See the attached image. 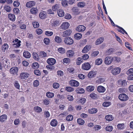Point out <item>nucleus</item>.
I'll return each instance as SVG.
<instances>
[{"label":"nucleus","instance_id":"a878e982","mask_svg":"<svg viewBox=\"0 0 133 133\" xmlns=\"http://www.w3.org/2000/svg\"><path fill=\"white\" fill-rule=\"evenodd\" d=\"M104 40V38L103 37H100L97 39L96 41L95 44L96 45H98L102 43Z\"/></svg>","mask_w":133,"mask_h":133},{"label":"nucleus","instance_id":"393cba45","mask_svg":"<svg viewBox=\"0 0 133 133\" xmlns=\"http://www.w3.org/2000/svg\"><path fill=\"white\" fill-rule=\"evenodd\" d=\"M8 18L12 22H14L16 19V17L14 15L11 14L8 15Z\"/></svg>","mask_w":133,"mask_h":133},{"label":"nucleus","instance_id":"9b49d317","mask_svg":"<svg viewBox=\"0 0 133 133\" xmlns=\"http://www.w3.org/2000/svg\"><path fill=\"white\" fill-rule=\"evenodd\" d=\"M66 54L68 57L70 58L74 56L75 53L74 51L70 50L67 51Z\"/></svg>","mask_w":133,"mask_h":133},{"label":"nucleus","instance_id":"b1692460","mask_svg":"<svg viewBox=\"0 0 133 133\" xmlns=\"http://www.w3.org/2000/svg\"><path fill=\"white\" fill-rule=\"evenodd\" d=\"M97 111V109L92 108L88 109V112L90 114H94L96 113Z\"/></svg>","mask_w":133,"mask_h":133},{"label":"nucleus","instance_id":"c85d7f7f","mask_svg":"<svg viewBox=\"0 0 133 133\" xmlns=\"http://www.w3.org/2000/svg\"><path fill=\"white\" fill-rule=\"evenodd\" d=\"M58 122L56 119L52 120L50 123L51 125L53 127H55L57 125Z\"/></svg>","mask_w":133,"mask_h":133},{"label":"nucleus","instance_id":"603ef678","mask_svg":"<svg viewBox=\"0 0 133 133\" xmlns=\"http://www.w3.org/2000/svg\"><path fill=\"white\" fill-rule=\"evenodd\" d=\"M82 62V59L81 58L78 57L77 59V61L76 62V64L77 65H80Z\"/></svg>","mask_w":133,"mask_h":133},{"label":"nucleus","instance_id":"69168bd1","mask_svg":"<svg viewBox=\"0 0 133 133\" xmlns=\"http://www.w3.org/2000/svg\"><path fill=\"white\" fill-rule=\"evenodd\" d=\"M44 43L46 45H49L50 42V39L48 38H45L44 39Z\"/></svg>","mask_w":133,"mask_h":133},{"label":"nucleus","instance_id":"2eb2a0df","mask_svg":"<svg viewBox=\"0 0 133 133\" xmlns=\"http://www.w3.org/2000/svg\"><path fill=\"white\" fill-rule=\"evenodd\" d=\"M96 75V72L94 71L90 72L88 75V76L89 78H92L95 77Z\"/></svg>","mask_w":133,"mask_h":133},{"label":"nucleus","instance_id":"6e6552de","mask_svg":"<svg viewBox=\"0 0 133 133\" xmlns=\"http://www.w3.org/2000/svg\"><path fill=\"white\" fill-rule=\"evenodd\" d=\"M112 61V57L107 56L105 58L104 62L105 64L108 65L111 63Z\"/></svg>","mask_w":133,"mask_h":133},{"label":"nucleus","instance_id":"8fccbe9b","mask_svg":"<svg viewBox=\"0 0 133 133\" xmlns=\"http://www.w3.org/2000/svg\"><path fill=\"white\" fill-rule=\"evenodd\" d=\"M111 104V103L110 102L105 101L104 102L103 104V106L105 107H107Z\"/></svg>","mask_w":133,"mask_h":133},{"label":"nucleus","instance_id":"680f3d73","mask_svg":"<svg viewBox=\"0 0 133 133\" xmlns=\"http://www.w3.org/2000/svg\"><path fill=\"white\" fill-rule=\"evenodd\" d=\"M58 51L60 53L63 54L65 52V50L62 48H59L58 49Z\"/></svg>","mask_w":133,"mask_h":133},{"label":"nucleus","instance_id":"09e8293b","mask_svg":"<svg viewBox=\"0 0 133 133\" xmlns=\"http://www.w3.org/2000/svg\"><path fill=\"white\" fill-rule=\"evenodd\" d=\"M102 62V59L101 58H97L95 61V64L97 65H99Z\"/></svg>","mask_w":133,"mask_h":133},{"label":"nucleus","instance_id":"3c124183","mask_svg":"<svg viewBox=\"0 0 133 133\" xmlns=\"http://www.w3.org/2000/svg\"><path fill=\"white\" fill-rule=\"evenodd\" d=\"M50 102L49 99H45L43 101V103L44 105H46L49 104Z\"/></svg>","mask_w":133,"mask_h":133},{"label":"nucleus","instance_id":"4be33fe9","mask_svg":"<svg viewBox=\"0 0 133 133\" xmlns=\"http://www.w3.org/2000/svg\"><path fill=\"white\" fill-rule=\"evenodd\" d=\"M116 26L119 28V29H118V31L119 32L122 33V34H124V33L126 34L127 35H128L127 32L123 28L117 25H116Z\"/></svg>","mask_w":133,"mask_h":133},{"label":"nucleus","instance_id":"ea45409f","mask_svg":"<svg viewBox=\"0 0 133 133\" xmlns=\"http://www.w3.org/2000/svg\"><path fill=\"white\" fill-rule=\"evenodd\" d=\"M46 96L49 98H52L54 97V94L53 92H48L46 93Z\"/></svg>","mask_w":133,"mask_h":133},{"label":"nucleus","instance_id":"e2e57ef3","mask_svg":"<svg viewBox=\"0 0 133 133\" xmlns=\"http://www.w3.org/2000/svg\"><path fill=\"white\" fill-rule=\"evenodd\" d=\"M53 87L55 89H57L58 88L59 86V84L57 82H55L53 84Z\"/></svg>","mask_w":133,"mask_h":133},{"label":"nucleus","instance_id":"39448f33","mask_svg":"<svg viewBox=\"0 0 133 133\" xmlns=\"http://www.w3.org/2000/svg\"><path fill=\"white\" fill-rule=\"evenodd\" d=\"M118 98L120 100L123 101H127L129 98L128 96L124 94L119 95V96Z\"/></svg>","mask_w":133,"mask_h":133},{"label":"nucleus","instance_id":"f704fd0d","mask_svg":"<svg viewBox=\"0 0 133 133\" xmlns=\"http://www.w3.org/2000/svg\"><path fill=\"white\" fill-rule=\"evenodd\" d=\"M105 119L106 120L110 121L113 120L114 117L112 115H108L105 117Z\"/></svg>","mask_w":133,"mask_h":133},{"label":"nucleus","instance_id":"79ce46f5","mask_svg":"<svg viewBox=\"0 0 133 133\" xmlns=\"http://www.w3.org/2000/svg\"><path fill=\"white\" fill-rule=\"evenodd\" d=\"M82 35L79 33L75 34L74 35V37L76 39H79L82 37Z\"/></svg>","mask_w":133,"mask_h":133},{"label":"nucleus","instance_id":"2f4dec72","mask_svg":"<svg viewBox=\"0 0 133 133\" xmlns=\"http://www.w3.org/2000/svg\"><path fill=\"white\" fill-rule=\"evenodd\" d=\"M76 92L79 94H83L85 92L84 90L82 88H77L76 90Z\"/></svg>","mask_w":133,"mask_h":133},{"label":"nucleus","instance_id":"c03bdc74","mask_svg":"<svg viewBox=\"0 0 133 133\" xmlns=\"http://www.w3.org/2000/svg\"><path fill=\"white\" fill-rule=\"evenodd\" d=\"M87 90L89 91H92L95 89V87L92 85H90L87 87Z\"/></svg>","mask_w":133,"mask_h":133},{"label":"nucleus","instance_id":"6ab92c4d","mask_svg":"<svg viewBox=\"0 0 133 133\" xmlns=\"http://www.w3.org/2000/svg\"><path fill=\"white\" fill-rule=\"evenodd\" d=\"M97 90L99 92H104L106 90V89L104 87L101 86H99L97 88Z\"/></svg>","mask_w":133,"mask_h":133},{"label":"nucleus","instance_id":"412c9836","mask_svg":"<svg viewBox=\"0 0 133 133\" xmlns=\"http://www.w3.org/2000/svg\"><path fill=\"white\" fill-rule=\"evenodd\" d=\"M71 32V30L70 29L65 31L63 32V36L66 37L69 36L70 35Z\"/></svg>","mask_w":133,"mask_h":133},{"label":"nucleus","instance_id":"f03ea898","mask_svg":"<svg viewBox=\"0 0 133 133\" xmlns=\"http://www.w3.org/2000/svg\"><path fill=\"white\" fill-rule=\"evenodd\" d=\"M30 74L26 72H22L20 74L19 77L22 80H26L29 77Z\"/></svg>","mask_w":133,"mask_h":133},{"label":"nucleus","instance_id":"4c0bfd02","mask_svg":"<svg viewBox=\"0 0 133 133\" xmlns=\"http://www.w3.org/2000/svg\"><path fill=\"white\" fill-rule=\"evenodd\" d=\"M39 64L37 62L33 63L32 65V68L34 69H37L39 68Z\"/></svg>","mask_w":133,"mask_h":133},{"label":"nucleus","instance_id":"5fc2aeb1","mask_svg":"<svg viewBox=\"0 0 133 133\" xmlns=\"http://www.w3.org/2000/svg\"><path fill=\"white\" fill-rule=\"evenodd\" d=\"M90 97L93 99H96L97 98V95L93 93H91L90 95Z\"/></svg>","mask_w":133,"mask_h":133},{"label":"nucleus","instance_id":"9d476101","mask_svg":"<svg viewBox=\"0 0 133 133\" xmlns=\"http://www.w3.org/2000/svg\"><path fill=\"white\" fill-rule=\"evenodd\" d=\"M85 29V27L82 25H79L76 29V30L79 32H83Z\"/></svg>","mask_w":133,"mask_h":133},{"label":"nucleus","instance_id":"f8f14e48","mask_svg":"<svg viewBox=\"0 0 133 133\" xmlns=\"http://www.w3.org/2000/svg\"><path fill=\"white\" fill-rule=\"evenodd\" d=\"M35 4L36 3L34 1H30L26 3V6L28 8H31L34 6Z\"/></svg>","mask_w":133,"mask_h":133},{"label":"nucleus","instance_id":"0eeeda50","mask_svg":"<svg viewBox=\"0 0 133 133\" xmlns=\"http://www.w3.org/2000/svg\"><path fill=\"white\" fill-rule=\"evenodd\" d=\"M121 69L119 67H117L113 69L111 71L112 74L114 75H117L121 72Z\"/></svg>","mask_w":133,"mask_h":133},{"label":"nucleus","instance_id":"cd10ccee","mask_svg":"<svg viewBox=\"0 0 133 133\" xmlns=\"http://www.w3.org/2000/svg\"><path fill=\"white\" fill-rule=\"evenodd\" d=\"M34 59L36 61H38L39 59V57L38 54L36 52H34L32 54Z\"/></svg>","mask_w":133,"mask_h":133},{"label":"nucleus","instance_id":"72a5a7b5","mask_svg":"<svg viewBox=\"0 0 133 133\" xmlns=\"http://www.w3.org/2000/svg\"><path fill=\"white\" fill-rule=\"evenodd\" d=\"M38 10L36 8H32L30 10V13L32 14H36L38 11Z\"/></svg>","mask_w":133,"mask_h":133},{"label":"nucleus","instance_id":"e433bc0d","mask_svg":"<svg viewBox=\"0 0 133 133\" xmlns=\"http://www.w3.org/2000/svg\"><path fill=\"white\" fill-rule=\"evenodd\" d=\"M59 8V5L58 4H56L52 6V9L53 11H55L58 9Z\"/></svg>","mask_w":133,"mask_h":133},{"label":"nucleus","instance_id":"13d9d810","mask_svg":"<svg viewBox=\"0 0 133 133\" xmlns=\"http://www.w3.org/2000/svg\"><path fill=\"white\" fill-rule=\"evenodd\" d=\"M65 90L68 92H72L74 91V89L70 87H66L65 88Z\"/></svg>","mask_w":133,"mask_h":133},{"label":"nucleus","instance_id":"37998d69","mask_svg":"<svg viewBox=\"0 0 133 133\" xmlns=\"http://www.w3.org/2000/svg\"><path fill=\"white\" fill-rule=\"evenodd\" d=\"M8 45L7 44L4 43L2 46V50L4 52L5 50H8Z\"/></svg>","mask_w":133,"mask_h":133},{"label":"nucleus","instance_id":"dca6fc26","mask_svg":"<svg viewBox=\"0 0 133 133\" xmlns=\"http://www.w3.org/2000/svg\"><path fill=\"white\" fill-rule=\"evenodd\" d=\"M91 48V46L90 45H86L82 50L83 53H85L89 51Z\"/></svg>","mask_w":133,"mask_h":133},{"label":"nucleus","instance_id":"4468645a","mask_svg":"<svg viewBox=\"0 0 133 133\" xmlns=\"http://www.w3.org/2000/svg\"><path fill=\"white\" fill-rule=\"evenodd\" d=\"M70 26L69 23L68 22H64L61 25V29L65 30L68 29Z\"/></svg>","mask_w":133,"mask_h":133},{"label":"nucleus","instance_id":"423d86ee","mask_svg":"<svg viewBox=\"0 0 133 133\" xmlns=\"http://www.w3.org/2000/svg\"><path fill=\"white\" fill-rule=\"evenodd\" d=\"M70 85L72 87H77L79 85V83L78 81L75 80H71L69 82Z\"/></svg>","mask_w":133,"mask_h":133},{"label":"nucleus","instance_id":"052dcab7","mask_svg":"<svg viewBox=\"0 0 133 133\" xmlns=\"http://www.w3.org/2000/svg\"><path fill=\"white\" fill-rule=\"evenodd\" d=\"M34 74L37 76H40L41 75V73L39 70L36 69L34 70Z\"/></svg>","mask_w":133,"mask_h":133},{"label":"nucleus","instance_id":"aec40b11","mask_svg":"<svg viewBox=\"0 0 133 133\" xmlns=\"http://www.w3.org/2000/svg\"><path fill=\"white\" fill-rule=\"evenodd\" d=\"M7 116L6 115H3L0 116V121L3 123L7 120Z\"/></svg>","mask_w":133,"mask_h":133},{"label":"nucleus","instance_id":"f3484780","mask_svg":"<svg viewBox=\"0 0 133 133\" xmlns=\"http://www.w3.org/2000/svg\"><path fill=\"white\" fill-rule=\"evenodd\" d=\"M72 12L75 15H77L79 14L80 12L79 9L76 7H74L71 9Z\"/></svg>","mask_w":133,"mask_h":133},{"label":"nucleus","instance_id":"f257e3e1","mask_svg":"<svg viewBox=\"0 0 133 133\" xmlns=\"http://www.w3.org/2000/svg\"><path fill=\"white\" fill-rule=\"evenodd\" d=\"M91 68V66L90 63L88 62H85L83 63L82 65V69L85 70H89Z\"/></svg>","mask_w":133,"mask_h":133},{"label":"nucleus","instance_id":"473e14b6","mask_svg":"<svg viewBox=\"0 0 133 133\" xmlns=\"http://www.w3.org/2000/svg\"><path fill=\"white\" fill-rule=\"evenodd\" d=\"M105 78H100L96 80V82L98 84H101L105 82Z\"/></svg>","mask_w":133,"mask_h":133},{"label":"nucleus","instance_id":"4d7b16f0","mask_svg":"<svg viewBox=\"0 0 133 133\" xmlns=\"http://www.w3.org/2000/svg\"><path fill=\"white\" fill-rule=\"evenodd\" d=\"M105 130L109 131H111L113 130V127L112 125H108L105 128Z\"/></svg>","mask_w":133,"mask_h":133},{"label":"nucleus","instance_id":"49530a36","mask_svg":"<svg viewBox=\"0 0 133 133\" xmlns=\"http://www.w3.org/2000/svg\"><path fill=\"white\" fill-rule=\"evenodd\" d=\"M70 59L68 58H66L63 59V63L66 64H69L70 62Z\"/></svg>","mask_w":133,"mask_h":133},{"label":"nucleus","instance_id":"a19ab883","mask_svg":"<svg viewBox=\"0 0 133 133\" xmlns=\"http://www.w3.org/2000/svg\"><path fill=\"white\" fill-rule=\"evenodd\" d=\"M39 56L41 58L45 57L47 56L46 53L44 51H41L40 52Z\"/></svg>","mask_w":133,"mask_h":133},{"label":"nucleus","instance_id":"a211bd4d","mask_svg":"<svg viewBox=\"0 0 133 133\" xmlns=\"http://www.w3.org/2000/svg\"><path fill=\"white\" fill-rule=\"evenodd\" d=\"M39 17L42 19H45L46 17V12L45 11H42L39 14Z\"/></svg>","mask_w":133,"mask_h":133},{"label":"nucleus","instance_id":"864d4df0","mask_svg":"<svg viewBox=\"0 0 133 133\" xmlns=\"http://www.w3.org/2000/svg\"><path fill=\"white\" fill-rule=\"evenodd\" d=\"M14 84L15 87L16 88L18 89H20V85L18 81H15Z\"/></svg>","mask_w":133,"mask_h":133},{"label":"nucleus","instance_id":"5701e85b","mask_svg":"<svg viewBox=\"0 0 133 133\" xmlns=\"http://www.w3.org/2000/svg\"><path fill=\"white\" fill-rule=\"evenodd\" d=\"M23 56L25 58H28L30 57L31 54L28 51H24L23 54Z\"/></svg>","mask_w":133,"mask_h":133},{"label":"nucleus","instance_id":"de8ad7c7","mask_svg":"<svg viewBox=\"0 0 133 133\" xmlns=\"http://www.w3.org/2000/svg\"><path fill=\"white\" fill-rule=\"evenodd\" d=\"M77 121L78 123L80 125H83L85 123L84 121L81 118L78 119Z\"/></svg>","mask_w":133,"mask_h":133},{"label":"nucleus","instance_id":"c756f323","mask_svg":"<svg viewBox=\"0 0 133 133\" xmlns=\"http://www.w3.org/2000/svg\"><path fill=\"white\" fill-rule=\"evenodd\" d=\"M57 13L58 16L59 17H63L64 15V13L63 10L62 9H59L57 11Z\"/></svg>","mask_w":133,"mask_h":133},{"label":"nucleus","instance_id":"774afa93","mask_svg":"<svg viewBox=\"0 0 133 133\" xmlns=\"http://www.w3.org/2000/svg\"><path fill=\"white\" fill-rule=\"evenodd\" d=\"M39 85V81L37 80H35L34 81L33 83V86L34 87H38Z\"/></svg>","mask_w":133,"mask_h":133},{"label":"nucleus","instance_id":"58836bf2","mask_svg":"<svg viewBox=\"0 0 133 133\" xmlns=\"http://www.w3.org/2000/svg\"><path fill=\"white\" fill-rule=\"evenodd\" d=\"M54 40L56 42L58 43H60L62 42V39L59 36H56Z\"/></svg>","mask_w":133,"mask_h":133},{"label":"nucleus","instance_id":"7c9ffc66","mask_svg":"<svg viewBox=\"0 0 133 133\" xmlns=\"http://www.w3.org/2000/svg\"><path fill=\"white\" fill-rule=\"evenodd\" d=\"M34 110L37 113H40L42 111V109L39 106L35 107H34Z\"/></svg>","mask_w":133,"mask_h":133},{"label":"nucleus","instance_id":"338daca9","mask_svg":"<svg viewBox=\"0 0 133 133\" xmlns=\"http://www.w3.org/2000/svg\"><path fill=\"white\" fill-rule=\"evenodd\" d=\"M73 116L71 115H69L66 117V120L68 121H70L73 120Z\"/></svg>","mask_w":133,"mask_h":133},{"label":"nucleus","instance_id":"c9c22d12","mask_svg":"<svg viewBox=\"0 0 133 133\" xmlns=\"http://www.w3.org/2000/svg\"><path fill=\"white\" fill-rule=\"evenodd\" d=\"M117 127L118 130H123L125 128V125L124 123H119L117 125Z\"/></svg>","mask_w":133,"mask_h":133},{"label":"nucleus","instance_id":"6e6d98bb","mask_svg":"<svg viewBox=\"0 0 133 133\" xmlns=\"http://www.w3.org/2000/svg\"><path fill=\"white\" fill-rule=\"evenodd\" d=\"M45 34L47 36H50L53 34V32L51 31H45Z\"/></svg>","mask_w":133,"mask_h":133},{"label":"nucleus","instance_id":"1a4fd4ad","mask_svg":"<svg viewBox=\"0 0 133 133\" xmlns=\"http://www.w3.org/2000/svg\"><path fill=\"white\" fill-rule=\"evenodd\" d=\"M56 62V59L53 58H49L47 60V62L49 65H53Z\"/></svg>","mask_w":133,"mask_h":133},{"label":"nucleus","instance_id":"7ed1b4c3","mask_svg":"<svg viewBox=\"0 0 133 133\" xmlns=\"http://www.w3.org/2000/svg\"><path fill=\"white\" fill-rule=\"evenodd\" d=\"M64 42L65 44L68 45L72 44L74 42L73 39L69 37L65 38Z\"/></svg>","mask_w":133,"mask_h":133},{"label":"nucleus","instance_id":"bb28decb","mask_svg":"<svg viewBox=\"0 0 133 133\" xmlns=\"http://www.w3.org/2000/svg\"><path fill=\"white\" fill-rule=\"evenodd\" d=\"M60 24L59 21L57 20H55L54 21L51 25L52 27H56L59 25Z\"/></svg>","mask_w":133,"mask_h":133},{"label":"nucleus","instance_id":"bf43d9fd","mask_svg":"<svg viewBox=\"0 0 133 133\" xmlns=\"http://www.w3.org/2000/svg\"><path fill=\"white\" fill-rule=\"evenodd\" d=\"M32 24L34 27L35 28H37L39 27V24L38 22H32Z\"/></svg>","mask_w":133,"mask_h":133},{"label":"nucleus","instance_id":"a18cd8bd","mask_svg":"<svg viewBox=\"0 0 133 133\" xmlns=\"http://www.w3.org/2000/svg\"><path fill=\"white\" fill-rule=\"evenodd\" d=\"M85 3L84 2H79L77 4V6L81 8H83L85 5Z\"/></svg>","mask_w":133,"mask_h":133},{"label":"nucleus","instance_id":"20e7f679","mask_svg":"<svg viewBox=\"0 0 133 133\" xmlns=\"http://www.w3.org/2000/svg\"><path fill=\"white\" fill-rule=\"evenodd\" d=\"M12 42L14 43L13 45V46L16 48H18L21 45V41L17 38L15 39Z\"/></svg>","mask_w":133,"mask_h":133},{"label":"nucleus","instance_id":"ddd939ff","mask_svg":"<svg viewBox=\"0 0 133 133\" xmlns=\"http://www.w3.org/2000/svg\"><path fill=\"white\" fill-rule=\"evenodd\" d=\"M18 71V68L17 67H15L11 68L10 69V72L11 74H16Z\"/></svg>","mask_w":133,"mask_h":133},{"label":"nucleus","instance_id":"0e129e2a","mask_svg":"<svg viewBox=\"0 0 133 133\" xmlns=\"http://www.w3.org/2000/svg\"><path fill=\"white\" fill-rule=\"evenodd\" d=\"M4 9L7 12H10L11 10V7L8 5H5L4 7Z\"/></svg>","mask_w":133,"mask_h":133}]
</instances>
